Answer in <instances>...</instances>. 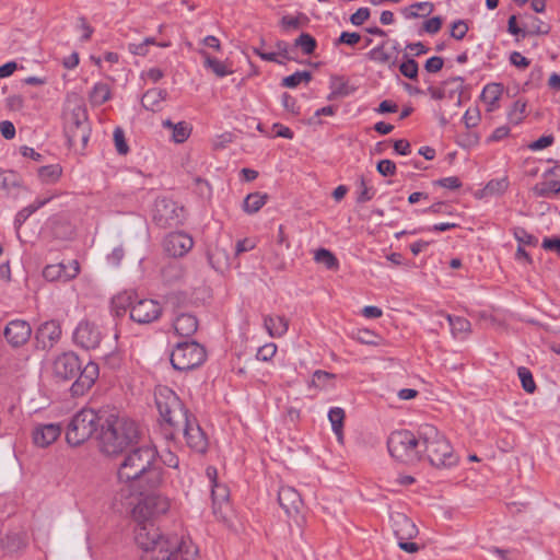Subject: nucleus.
Returning a JSON list of instances; mask_svg holds the SVG:
<instances>
[{
  "label": "nucleus",
  "mask_w": 560,
  "mask_h": 560,
  "mask_svg": "<svg viewBox=\"0 0 560 560\" xmlns=\"http://www.w3.org/2000/svg\"><path fill=\"white\" fill-rule=\"evenodd\" d=\"M135 539L142 550V560H195L198 550L190 541L177 534H163L154 524L141 525L135 530Z\"/></svg>",
  "instance_id": "1"
},
{
  "label": "nucleus",
  "mask_w": 560,
  "mask_h": 560,
  "mask_svg": "<svg viewBox=\"0 0 560 560\" xmlns=\"http://www.w3.org/2000/svg\"><path fill=\"white\" fill-rule=\"evenodd\" d=\"M118 478L132 482L139 489L158 488L163 478L155 447L144 444L127 453L119 465Z\"/></svg>",
  "instance_id": "2"
},
{
  "label": "nucleus",
  "mask_w": 560,
  "mask_h": 560,
  "mask_svg": "<svg viewBox=\"0 0 560 560\" xmlns=\"http://www.w3.org/2000/svg\"><path fill=\"white\" fill-rule=\"evenodd\" d=\"M98 440L101 451L115 456L139 442L140 430L133 420L112 413L102 421Z\"/></svg>",
  "instance_id": "3"
},
{
  "label": "nucleus",
  "mask_w": 560,
  "mask_h": 560,
  "mask_svg": "<svg viewBox=\"0 0 560 560\" xmlns=\"http://www.w3.org/2000/svg\"><path fill=\"white\" fill-rule=\"evenodd\" d=\"M55 377L61 381L77 380L71 386L73 396L84 395L95 383L100 370L95 362H88L84 368L79 357L73 352H65L58 355L52 363Z\"/></svg>",
  "instance_id": "4"
},
{
  "label": "nucleus",
  "mask_w": 560,
  "mask_h": 560,
  "mask_svg": "<svg viewBox=\"0 0 560 560\" xmlns=\"http://www.w3.org/2000/svg\"><path fill=\"white\" fill-rule=\"evenodd\" d=\"M421 446L432 466L438 468L452 467L457 463L453 447L439 430L431 424L419 427Z\"/></svg>",
  "instance_id": "5"
},
{
  "label": "nucleus",
  "mask_w": 560,
  "mask_h": 560,
  "mask_svg": "<svg viewBox=\"0 0 560 560\" xmlns=\"http://www.w3.org/2000/svg\"><path fill=\"white\" fill-rule=\"evenodd\" d=\"M112 307L117 316L122 315L130 308V318L139 324H150L162 314V307L159 302L150 299L135 302L130 293L116 295L112 301Z\"/></svg>",
  "instance_id": "6"
},
{
  "label": "nucleus",
  "mask_w": 560,
  "mask_h": 560,
  "mask_svg": "<svg viewBox=\"0 0 560 560\" xmlns=\"http://www.w3.org/2000/svg\"><path fill=\"white\" fill-rule=\"evenodd\" d=\"M155 404L159 413L165 425L173 431L177 424L185 422L189 415L176 393L166 387L160 386L155 389Z\"/></svg>",
  "instance_id": "7"
},
{
  "label": "nucleus",
  "mask_w": 560,
  "mask_h": 560,
  "mask_svg": "<svg viewBox=\"0 0 560 560\" xmlns=\"http://www.w3.org/2000/svg\"><path fill=\"white\" fill-rule=\"evenodd\" d=\"M104 420L93 409H81L68 424L66 439L70 445L77 446L89 440Z\"/></svg>",
  "instance_id": "8"
},
{
  "label": "nucleus",
  "mask_w": 560,
  "mask_h": 560,
  "mask_svg": "<svg viewBox=\"0 0 560 560\" xmlns=\"http://www.w3.org/2000/svg\"><path fill=\"white\" fill-rule=\"evenodd\" d=\"M421 441L419 432L417 435L408 430L393 432L387 440L389 454L397 460L406 464L420 459Z\"/></svg>",
  "instance_id": "9"
},
{
  "label": "nucleus",
  "mask_w": 560,
  "mask_h": 560,
  "mask_svg": "<svg viewBox=\"0 0 560 560\" xmlns=\"http://www.w3.org/2000/svg\"><path fill=\"white\" fill-rule=\"evenodd\" d=\"M170 500L160 493L143 495L132 509V517L137 527L153 524V520L165 514L170 509Z\"/></svg>",
  "instance_id": "10"
},
{
  "label": "nucleus",
  "mask_w": 560,
  "mask_h": 560,
  "mask_svg": "<svg viewBox=\"0 0 560 560\" xmlns=\"http://www.w3.org/2000/svg\"><path fill=\"white\" fill-rule=\"evenodd\" d=\"M206 360V350L196 341L178 342L171 353V363L175 370L190 371Z\"/></svg>",
  "instance_id": "11"
},
{
  "label": "nucleus",
  "mask_w": 560,
  "mask_h": 560,
  "mask_svg": "<svg viewBox=\"0 0 560 560\" xmlns=\"http://www.w3.org/2000/svg\"><path fill=\"white\" fill-rule=\"evenodd\" d=\"M91 135L85 109L78 106L71 113V120L66 127L68 143L74 150H84Z\"/></svg>",
  "instance_id": "12"
},
{
  "label": "nucleus",
  "mask_w": 560,
  "mask_h": 560,
  "mask_svg": "<svg viewBox=\"0 0 560 560\" xmlns=\"http://www.w3.org/2000/svg\"><path fill=\"white\" fill-rule=\"evenodd\" d=\"M185 220V209L176 201L168 198H159L154 202L153 221L162 228H175L183 224Z\"/></svg>",
  "instance_id": "13"
},
{
  "label": "nucleus",
  "mask_w": 560,
  "mask_h": 560,
  "mask_svg": "<svg viewBox=\"0 0 560 560\" xmlns=\"http://www.w3.org/2000/svg\"><path fill=\"white\" fill-rule=\"evenodd\" d=\"M183 433L187 445L196 452L203 453L207 450L208 441L206 434L197 423L196 419L188 415L185 422L177 424V427L166 433V436L174 438L177 433Z\"/></svg>",
  "instance_id": "14"
},
{
  "label": "nucleus",
  "mask_w": 560,
  "mask_h": 560,
  "mask_svg": "<svg viewBox=\"0 0 560 560\" xmlns=\"http://www.w3.org/2000/svg\"><path fill=\"white\" fill-rule=\"evenodd\" d=\"M162 247L164 253L170 257L180 258L191 250L194 247V240L186 232H171L164 237Z\"/></svg>",
  "instance_id": "15"
},
{
  "label": "nucleus",
  "mask_w": 560,
  "mask_h": 560,
  "mask_svg": "<svg viewBox=\"0 0 560 560\" xmlns=\"http://www.w3.org/2000/svg\"><path fill=\"white\" fill-rule=\"evenodd\" d=\"M73 339L83 349H95L101 343L102 332L94 323L82 320L73 332Z\"/></svg>",
  "instance_id": "16"
},
{
  "label": "nucleus",
  "mask_w": 560,
  "mask_h": 560,
  "mask_svg": "<svg viewBox=\"0 0 560 560\" xmlns=\"http://www.w3.org/2000/svg\"><path fill=\"white\" fill-rule=\"evenodd\" d=\"M3 335L9 345L19 348L30 340L32 328L24 319H13L4 327Z\"/></svg>",
  "instance_id": "17"
},
{
  "label": "nucleus",
  "mask_w": 560,
  "mask_h": 560,
  "mask_svg": "<svg viewBox=\"0 0 560 560\" xmlns=\"http://www.w3.org/2000/svg\"><path fill=\"white\" fill-rule=\"evenodd\" d=\"M61 328L58 322L48 320L43 323L36 330L35 339L42 349L51 348L60 338Z\"/></svg>",
  "instance_id": "18"
},
{
  "label": "nucleus",
  "mask_w": 560,
  "mask_h": 560,
  "mask_svg": "<svg viewBox=\"0 0 560 560\" xmlns=\"http://www.w3.org/2000/svg\"><path fill=\"white\" fill-rule=\"evenodd\" d=\"M278 501L288 516L294 517L300 513L302 498L300 493L290 486H283L279 489Z\"/></svg>",
  "instance_id": "19"
},
{
  "label": "nucleus",
  "mask_w": 560,
  "mask_h": 560,
  "mask_svg": "<svg viewBox=\"0 0 560 560\" xmlns=\"http://www.w3.org/2000/svg\"><path fill=\"white\" fill-rule=\"evenodd\" d=\"M61 431L58 423L38 424L32 432L33 442L38 447H47L60 436Z\"/></svg>",
  "instance_id": "20"
},
{
  "label": "nucleus",
  "mask_w": 560,
  "mask_h": 560,
  "mask_svg": "<svg viewBox=\"0 0 560 560\" xmlns=\"http://www.w3.org/2000/svg\"><path fill=\"white\" fill-rule=\"evenodd\" d=\"M393 528L397 540H409L418 534L415 523L400 513L393 517Z\"/></svg>",
  "instance_id": "21"
},
{
  "label": "nucleus",
  "mask_w": 560,
  "mask_h": 560,
  "mask_svg": "<svg viewBox=\"0 0 560 560\" xmlns=\"http://www.w3.org/2000/svg\"><path fill=\"white\" fill-rule=\"evenodd\" d=\"M70 269L71 271L67 272L63 264L49 265L44 269L43 275L45 279L49 281L60 279L70 280L74 278L80 271L79 264L77 260L70 262Z\"/></svg>",
  "instance_id": "22"
},
{
  "label": "nucleus",
  "mask_w": 560,
  "mask_h": 560,
  "mask_svg": "<svg viewBox=\"0 0 560 560\" xmlns=\"http://www.w3.org/2000/svg\"><path fill=\"white\" fill-rule=\"evenodd\" d=\"M207 475L210 478L212 486H211V495L213 501V512L214 514L218 513V508L221 509V505L223 503L228 504L229 500V489L225 485H219L215 480L217 470L213 468L207 469Z\"/></svg>",
  "instance_id": "23"
},
{
  "label": "nucleus",
  "mask_w": 560,
  "mask_h": 560,
  "mask_svg": "<svg viewBox=\"0 0 560 560\" xmlns=\"http://www.w3.org/2000/svg\"><path fill=\"white\" fill-rule=\"evenodd\" d=\"M173 327L178 336L190 337L198 329V320L192 314H179L174 319Z\"/></svg>",
  "instance_id": "24"
},
{
  "label": "nucleus",
  "mask_w": 560,
  "mask_h": 560,
  "mask_svg": "<svg viewBox=\"0 0 560 560\" xmlns=\"http://www.w3.org/2000/svg\"><path fill=\"white\" fill-rule=\"evenodd\" d=\"M0 189H3L9 196L16 198L24 187L21 185L18 175L12 171H0Z\"/></svg>",
  "instance_id": "25"
},
{
  "label": "nucleus",
  "mask_w": 560,
  "mask_h": 560,
  "mask_svg": "<svg viewBox=\"0 0 560 560\" xmlns=\"http://www.w3.org/2000/svg\"><path fill=\"white\" fill-rule=\"evenodd\" d=\"M264 326L270 337L280 338L287 334L289 320L284 316L266 315L264 317Z\"/></svg>",
  "instance_id": "26"
},
{
  "label": "nucleus",
  "mask_w": 560,
  "mask_h": 560,
  "mask_svg": "<svg viewBox=\"0 0 560 560\" xmlns=\"http://www.w3.org/2000/svg\"><path fill=\"white\" fill-rule=\"evenodd\" d=\"M368 57L370 60L381 65H387L389 68L395 67L397 63V56H394L393 52L385 49V43L371 49L368 52Z\"/></svg>",
  "instance_id": "27"
},
{
  "label": "nucleus",
  "mask_w": 560,
  "mask_h": 560,
  "mask_svg": "<svg viewBox=\"0 0 560 560\" xmlns=\"http://www.w3.org/2000/svg\"><path fill=\"white\" fill-rule=\"evenodd\" d=\"M446 319L450 324L451 332L455 338L464 339L469 335L471 325L468 319L452 315H446Z\"/></svg>",
  "instance_id": "28"
},
{
  "label": "nucleus",
  "mask_w": 560,
  "mask_h": 560,
  "mask_svg": "<svg viewBox=\"0 0 560 560\" xmlns=\"http://www.w3.org/2000/svg\"><path fill=\"white\" fill-rule=\"evenodd\" d=\"M503 88L499 83L487 84L481 93L482 101L488 104V110H494L498 108V102L502 95Z\"/></svg>",
  "instance_id": "29"
},
{
  "label": "nucleus",
  "mask_w": 560,
  "mask_h": 560,
  "mask_svg": "<svg viewBox=\"0 0 560 560\" xmlns=\"http://www.w3.org/2000/svg\"><path fill=\"white\" fill-rule=\"evenodd\" d=\"M166 96H167V92L165 90H161V89L148 90L143 94L141 103L145 109L154 112L158 109L161 102H163L166 98Z\"/></svg>",
  "instance_id": "30"
},
{
  "label": "nucleus",
  "mask_w": 560,
  "mask_h": 560,
  "mask_svg": "<svg viewBox=\"0 0 560 560\" xmlns=\"http://www.w3.org/2000/svg\"><path fill=\"white\" fill-rule=\"evenodd\" d=\"M532 191L536 197L550 198L560 192V180H544L541 183L536 184L532 188Z\"/></svg>",
  "instance_id": "31"
},
{
  "label": "nucleus",
  "mask_w": 560,
  "mask_h": 560,
  "mask_svg": "<svg viewBox=\"0 0 560 560\" xmlns=\"http://www.w3.org/2000/svg\"><path fill=\"white\" fill-rule=\"evenodd\" d=\"M330 89L331 92L328 95V100H335L337 97L348 96L354 92L353 88H350L348 81H346L342 77L334 75L330 79Z\"/></svg>",
  "instance_id": "32"
},
{
  "label": "nucleus",
  "mask_w": 560,
  "mask_h": 560,
  "mask_svg": "<svg viewBox=\"0 0 560 560\" xmlns=\"http://www.w3.org/2000/svg\"><path fill=\"white\" fill-rule=\"evenodd\" d=\"M268 196L266 194L253 192L244 199V211L253 214L259 211L266 203Z\"/></svg>",
  "instance_id": "33"
},
{
  "label": "nucleus",
  "mask_w": 560,
  "mask_h": 560,
  "mask_svg": "<svg viewBox=\"0 0 560 560\" xmlns=\"http://www.w3.org/2000/svg\"><path fill=\"white\" fill-rule=\"evenodd\" d=\"M110 98V89L107 83L98 82L96 83L91 93L90 101L93 105H102Z\"/></svg>",
  "instance_id": "34"
},
{
  "label": "nucleus",
  "mask_w": 560,
  "mask_h": 560,
  "mask_svg": "<svg viewBox=\"0 0 560 560\" xmlns=\"http://www.w3.org/2000/svg\"><path fill=\"white\" fill-rule=\"evenodd\" d=\"M328 419L331 423L332 432L338 436L339 440L342 439V427L345 420V410L340 407H332L328 411Z\"/></svg>",
  "instance_id": "35"
},
{
  "label": "nucleus",
  "mask_w": 560,
  "mask_h": 560,
  "mask_svg": "<svg viewBox=\"0 0 560 560\" xmlns=\"http://www.w3.org/2000/svg\"><path fill=\"white\" fill-rule=\"evenodd\" d=\"M200 54L205 57V67L210 69L217 77L223 78L232 73L224 62L210 57L205 50H201Z\"/></svg>",
  "instance_id": "36"
},
{
  "label": "nucleus",
  "mask_w": 560,
  "mask_h": 560,
  "mask_svg": "<svg viewBox=\"0 0 560 560\" xmlns=\"http://www.w3.org/2000/svg\"><path fill=\"white\" fill-rule=\"evenodd\" d=\"M434 7L430 2H417L404 9L402 13L407 19H416L421 15H429Z\"/></svg>",
  "instance_id": "37"
},
{
  "label": "nucleus",
  "mask_w": 560,
  "mask_h": 560,
  "mask_svg": "<svg viewBox=\"0 0 560 560\" xmlns=\"http://www.w3.org/2000/svg\"><path fill=\"white\" fill-rule=\"evenodd\" d=\"M314 260L318 264L325 265V267L330 270L338 267L337 258L330 250L326 248L317 249L314 255Z\"/></svg>",
  "instance_id": "38"
},
{
  "label": "nucleus",
  "mask_w": 560,
  "mask_h": 560,
  "mask_svg": "<svg viewBox=\"0 0 560 560\" xmlns=\"http://www.w3.org/2000/svg\"><path fill=\"white\" fill-rule=\"evenodd\" d=\"M312 80V73L310 71H296L291 75L282 79V86L293 89L300 83H308Z\"/></svg>",
  "instance_id": "39"
},
{
  "label": "nucleus",
  "mask_w": 560,
  "mask_h": 560,
  "mask_svg": "<svg viewBox=\"0 0 560 560\" xmlns=\"http://www.w3.org/2000/svg\"><path fill=\"white\" fill-rule=\"evenodd\" d=\"M61 175V167L58 164L42 166L38 176L44 183H55Z\"/></svg>",
  "instance_id": "40"
},
{
  "label": "nucleus",
  "mask_w": 560,
  "mask_h": 560,
  "mask_svg": "<svg viewBox=\"0 0 560 560\" xmlns=\"http://www.w3.org/2000/svg\"><path fill=\"white\" fill-rule=\"evenodd\" d=\"M294 46L302 49L303 54L311 55L314 52L317 44L316 39L308 33H302L294 42Z\"/></svg>",
  "instance_id": "41"
},
{
  "label": "nucleus",
  "mask_w": 560,
  "mask_h": 560,
  "mask_svg": "<svg viewBox=\"0 0 560 560\" xmlns=\"http://www.w3.org/2000/svg\"><path fill=\"white\" fill-rule=\"evenodd\" d=\"M399 71L404 77L410 80H417L419 71L418 62L406 55L405 61L399 66Z\"/></svg>",
  "instance_id": "42"
},
{
  "label": "nucleus",
  "mask_w": 560,
  "mask_h": 560,
  "mask_svg": "<svg viewBox=\"0 0 560 560\" xmlns=\"http://www.w3.org/2000/svg\"><path fill=\"white\" fill-rule=\"evenodd\" d=\"M526 103L520 100L515 101L508 114V119L513 125H518L525 117Z\"/></svg>",
  "instance_id": "43"
},
{
  "label": "nucleus",
  "mask_w": 560,
  "mask_h": 560,
  "mask_svg": "<svg viewBox=\"0 0 560 560\" xmlns=\"http://www.w3.org/2000/svg\"><path fill=\"white\" fill-rule=\"evenodd\" d=\"M517 375L521 380L523 389L529 394H533L536 389V384L532 372L527 368L521 366L517 369Z\"/></svg>",
  "instance_id": "44"
},
{
  "label": "nucleus",
  "mask_w": 560,
  "mask_h": 560,
  "mask_svg": "<svg viewBox=\"0 0 560 560\" xmlns=\"http://www.w3.org/2000/svg\"><path fill=\"white\" fill-rule=\"evenodd\" d=\"M191 128L186 121H179L174 125V129L172 130V139L176 143H183L190 136Z\"/></svg>",
  "instance_id": "45"
},
{
  "label": "nucleus",
  "mask_w": 560,
  "mask_h": 560,
  "mask_svg": "<svg viewBox=\"0 0 560 560\" xmlns=\"http://www.w3.org/2000/svg\"><path fill=\"white\" fill-rule=\"evenodd\" d=\"M513 235L515 240L518 242V245H528V246H536L538 243V238L534 236L533 234L528 233L524 228H514L513 229Z\"/></svg>",
  "instance_id": "46"
},
{
  "label": "nucleus",
  "mask_w": 560,
  "mask_h": 560,
  "mask_svg": "<svg viewBox=\"0 0 560 560\" xmlns=\"http://www.w3.org/2000/svg\"><path fill=\"white\" fill-rule=\"evenodd\" d=\"M375 195V189L373 187L368 186L364 177H361L358 185V196L357 202L363 203L373 199Z\"/></svg>",
  "instance_id": "47"
},
{
  "label": "nucleus",
  "mask_w": 560,
  "mask_h": 560,
  "mask_svg": "<svg viewBox=\"0 0 560 560\" xmlns=\"http://www.w3.org/2000/svg\"><path fill=\"white\" fill-rule=\"evenodd\" d=\"M550 32V26L542 22L540 19L533 16L530 26L526 30V36L547 35Z\"/></svg>",
  "instance_id": "48"
},
{
  "label": "nucleus",
  "mask_w": 560,
  "mask_h": 560,
  "mask_svg": "<svg viewBox=\"0 0 560 560\" xmlns=\"http://www.w3.org/2000/svg\"><path fill=\"white\" fill-rule=\"evenodd\" d=\"M114 142L117 152L121 155H126L129 152V147L126 142L125 132L120 127L114 130Z\"/></svg>",
  "instance_id": "49"
},
{
  "label": "nucleus",
  "mask_w": 560,
  "mask_h": 560,
  "mask_svg": "<svg viewBox=\"0 0 560 560\" xmlns=\"http://www.w3.org/2000/svg\"><path fill=\"white\" fill-rule=\"evenodd\" d=\"M277 352V346L275 343H266L260 347L256 353V358L259 361H269L271 360Z\"/></svg>",
  "instance_id": "50"
},
{
  "label": "nucleus",
  "mask_w": 560,
  "mask_h": 560,
  "mask_svg": "<svg viewBox=\"0 0 560 560\" xmlns=\"http://www.w3.org/2000/svg\"><path fill=\"white\" fill-rule=\"evenodd\" d=\"M468 32V25L463 20H457L452 24L451 36L457 40L463 39Z\"/></svg>",
  "instance_id": "51"
},
{
  "label": "nucleus",
  "mask_w": 560,
  "mask_h": 560,
  "mask_svg": "<svg viewBox=\"0 0 560 560\" xmlns=\"http://www.w3.org/2000/svg\"><path fill=\"white\" fill-rule=\"evenodd\" d=\"M434 184L451 190L458 189L462 186V182L457 176L444 177L438 179Z\"/></svg>",
  "instance_id": "52"
},
{
  "label": "nucleus",
  "mask_w": 560,
  "mask_h": 560,
  "mask_svg": "<svg viewBox=\"0 0 560 560\" xmlns=\"http://www.w3.org/2000/svg\"><path fill=\"white\" fill-rule=\"evenodd\" d=\"M43 205H45V201L39 202L37 206H28L20 210L15 215V224L21 225L31 214H33Z\"/></svg>",
  "instance_id": "53"
},
{
  "label": "nucleus",
  "mask_w": 560,
  "mask_h": 560,
  "mask_svg": "<svg viewBox=\"0 0 560 560\" xmlns=\"http://www.w3.org/2000/svg\"><path fill=\"white\" fill-rule=\"evenodd\" d=\"M377 172L383 176H393L396 173V165L390 160H381L377 163Z\"/></svg>",
  "instance_id": "54"
},
{
  "label": "nucleus",
  "mask_w": 560,
  "mask_h": 560,
  "mask_svg": "<svg viewBox=\"0 0 560 560\" xmlns=\"http://www.w3.org/2000/svg\"><path fill=\"white\" fill-rule=\"evenodd\" d=\"M369 18H370V9L369 8H360L350 16V22L355 26H360Z\"/></svg>",
  "instance_id": "55"
},
{
  "label": "nucleus",
  "mask_w": 560,
  "mask_h": 560,
  "mask_svg": "<svg viewBox=\"0 0 560 560\" xmlns=\"http://www.w3.org/2000/svg\"><path fill=\"white\" fill-rule=\"evenodd\" d=\"M361 39V35L355 32H342L336 44H346L349 46L357 45Z\"/></svg>",
  "instance_id": "56"
},
{
  "label": "nucleus",
  "mask_w": 560,
  "mask_h": 560,
  "mask_svg": "<svg viewBox=\"0 0 560 560\" xmlns=\"http://www.w3.org/2000/svg\"><path fill=\"white\" fill-rule=\"evenodd\" d=\"M555 141V138L552 135L542 136L536 141L532 142L528 148L533 151H539L542 150L549 145H551Z\"/></svg>",
  "instance_id": "57"
},
{
  "label": "nucleus",
  "mask_w": 560,
  "mask_h": 560,
  "mask_svg": "<svg viewBox=\"0 0 560 560\" xmlns=\"http://www.w3.org/2000/svg\"><path fill=\"white\" fill-rule=\"evenodd\" d=\"M442 23V18L433 16L423 23V30L429 34H435L441 30Z\"/></svg>",
  "instance_id": "58"
},
{
  "label": "nucleus",
  "mask_w": 560,
  "mask_h": 560,
  "mask_svg": "<svg viewBox=\"0 0 560 560\" xmlns=\"http://www.w3.org/2000/svg\"><path fill=\"white\" fill-rule=\"evenodd\" d=\"M443 65H444L443 58L434 56L427 60V62L424 65V69L430 73H436L443 68Z\"/></svg>",
  "instance_id": "59"
},
{
  "label": "nucleus",
  "mask_w": 560,
  "mask_h": 560,
  "mask_svg": "<svg viewBox=\"0 0 560 560\" xmlns=\"http://www.w3.org/2000/svg\"><path fill=\"white\" fill-rule=\"evenodd\" d=\"M510 62L520 69H525L529 66L530 61L518 51H513L510 55Z\"/></svg>",
  "instance_id": "60"
},
{
  "label": "nucleus",
  "mask_w": 560,
  "mask_h": 560,
  "mask_svg": "<svg viewBox=\"0 0 560 560\" xmlns=\"http://www.w3.org/2000/svg\"><path fill=\"white\" fill-rule=\"evenodd\" d=\"M0 131L4 139H13L15 136V127L9 120H3L0 122Z\"/></svg>",
  "instance_id": "61"
},
{
  "label": "nucleus",
  "mask_w": 560,
  "mask_h": 560,
  "mask_svg": "<svg viewBox=\"0 0 560 560\" xmlns=\"http://www.w3.org/2000/svg\"><path fill=\"white\" fill-rule=\"evenodd\" d=\"M335 377L334 374L328 373L326 371L317 370L313 374V383L316 386H322L326 383V381L332 380Z\"/></svg>",
  "instance_id": "62"
},
{
  "label": "nucleus",
  "mask_w": 560,
  "mask_h": 560,
  "mask_svg": "<svg viewBox=\"0 0 560 560\" xmlns=\"http://www.w3.org/2000/svg\"><path fill=\"white\" fill-rule=\"evenodd\" d=\"M378 337L370 330H360L358 340L365 345H377Z\"/></svg>",
  "instance_id": "63"
},
{
  "label": "nucleus",
  "mask_w": 560,
  "mask_h": 560,
  "mask_svg": "<svg viewBox=\"0 0 560 560\" xmlns=\"http://www.w3.org/2000/svg\"><path fill=\"white\" fill-rule=\"evenodd\" d=\"M125 256V250L121 246L115 247L112 253L107 256L109 264L118 266Z\"/></svg>",
  "instance_id": "64"
}]
</instances>
